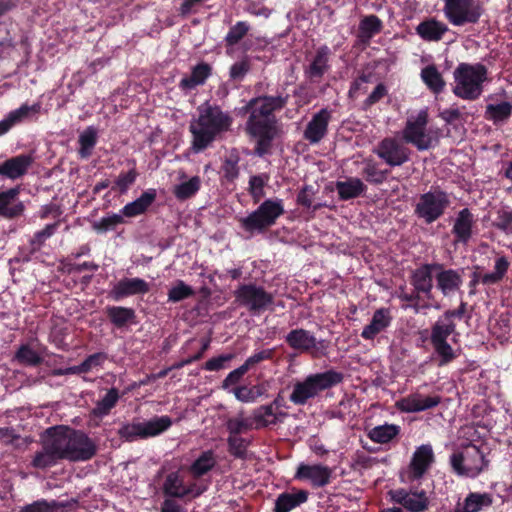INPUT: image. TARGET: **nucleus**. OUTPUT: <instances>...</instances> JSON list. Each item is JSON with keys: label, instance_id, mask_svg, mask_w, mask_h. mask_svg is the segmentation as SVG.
<instances>
[{"label": "nucleus", "instance_id": "nucleus-21", "mask_svg": "<svg viewBox=\"0 0 512 512\" xmlns=\"http://www.w3.org/2000/svg\"><path fill=\"white\" fill-rule=\"evenodd\" d=\"M331 120V111L322 108L315 113L306 125L303 137L310 144L319 143L328 133V125Z\"/></svg>", "mask_w": 512, "mask_h": 512}, {"label": "nucleus", "instance_id": "nucleus-17", "mask_svg": "<svg viewBox=\"0 0 512 512\" xmlns=\"http://www.w3.org/2000/svg\"><path fill=\"white\" fill-rule=\"evenodd\" d=\"M436 288L444 297H448L459 291L463 284L462 271L452 268H445L440 263V268L435 269Z\"/></svg>", "mask_w": 512, "mask_h": 512}, {"label": "nucleus", "instance_id": "nucleus-37", "mask_svg": "<svg viewBox=\"0 0 512 512\" xmlns=\"http://www.w3.org/2000/svg\"><path fill=\"white\" fill-rule=\"evenodd\" d=\"M217 465V458L212 449L205 450L192 462L188 471L194 479H200Z\"/></svg>", "mask_w": 512, "mask_h": 512}, {"label": "nucleus", "instance_id": "nucleus-61", "mask_svg": "<svg viewBox=\"0 0 512 512\" xmlns=\"http://www.w3.org/2000/svg\"><path fill=\"white\" fill-rule=\"evenodd\" d=\"M58 226L59 222H54L47 224L42 230L35 232L31 240V245L34 248H40L44 242L56 232Z\"/></svg>", "mask_w": 512, "mask_h": 512}, {"label": "nucleus", "instance_id": "nucleus-31", "mask_svg": "<svg viewBox=\"0 0 512 512\" xmlns=\"http://www.w3.org/2000/svg\"><path fill=\"white\" fill-rule=\"evenodd\" d=\"M309 492L298 489L295 492L280 493L274 504L273 512H290L308 501Z\"/></svg>", "mask_w": 512, "mask_h": 512}, {"label": "nucleus", "instance_id": "nucleus-62", "mask_svg": "<svg viewBox=\"0 0 512 512\" xmlns=\"http://www.w3.org/2000/svg\"><path fill=\"white\" fill-rule=\"evenodd\" d=\"M57 506L55 501L49 503L45 499H41L21 507L20 512H55Z\"/></svg>", "mask_w": 512, "mask_h": 512}, {"label": "nucleus", "instance_id": "nucleus-23", "mask_svg": "<svg viewBox=\"0 0 512 512\" xmlns=\"http://www.w3.org/2000/svg\"><path fill=\"white\" fill-rule=\"evenodd\" d=\"M330 54L331 50L327 45H322L316 49L315 55L304 69L305 77L311 83H319L324 74L330 69Z\"/></svg>", "mask_w": 512, "mask_h": 512}, {"label": "nucleus", "instance_id": "nucleus-52", "mask_svg": "<svg viewBox=\"0 0 512 512\" xmlns=\"http://www.w3.org/2000/svg\"><path fill=\"white\" fill-rule=\"evenodd\" d=\"M403 507L409 512H424L429 507V499L425 491L410 493Z\"/></svg>", "mask_w": 512, "mask_h": 512}, {"label": "nucleus", "instance_id": "nucleus-49", "mask_svg": "<svg viewBox=\"0 0 512 512\" xmlns=\"http://www.w3.org/2000/svg\"><path fill=\"white\" fill-rule=\"evenodd\" d=\"M455 332V322L444 323L442 318H438V320L431 326L430 343L446 341L448 337L455 334Z\"/></svg>", "mask_w": 512, "mask_h": 512}, {"label": "nucleus", "instance_id": "nucleus-40", "mask_svg": "<svg viewBox=\"0 0 512 512\" xmlns=\"http://www.w3.org/2000/svg\"><path fill=\"white\" fill-rule=\"evenodd\" d=\"M512 115V103L501 102L498 104H488L485 109V119L492 121L494 125L506 122Z\"/></svg>", "mask_w": 512, "mask_h": 512}, {"label": "nucleus", "instance_id": "nucleus-8", "mask_svg": "<svg viewBox=\"0 0 512 512\" xmlns=\"http://www.w3.org/2000/svg\"><path fill=\"white\" fill-rule=\"evenodd\" d=\"M489 461L480 448L474 444L465 447L461 452L450 456V465L455 474L462 477L476 478L485 469Z\"/></svg>", "mask_w": 512, "mask_h": 512}, {"label": "nucleus", "instance_id": "nucleus-12", "mask_svg": "<svg viewBox=\"0 0 512 512\" xmlns=\"http://www.w3.org/2000/svg\"><path fill=\"white\" fill-rule=\"evenodd\" d=\"M376 155L389 166H401L410 159V151L395 138L386 137L379 142Z\"/></svg>", "mask_w": 512, "mask_h": 512}, {"label": "nucleus", "instance_id": "nucleus-56", "mask_svg": "<svg viewBox=\"0 0 512 512\" xmlns=\"http://www.w3.org/2000/svg\"><path fill=\"white\" fill-rule=\"evenodd\" d=\"M15 358L21 364L38 366L42 363V357L29 345H21L15 354Z\"/></svg>", "mask_w": 512, "mask_h": 512}, {"label": "nucleus", "instance_id": "nucleus-13", "mask_svg": "<svg viewBox=\"0 0 512 512\" xmlns=\"http://www.w3.org/2000/svg\"><path fill=\"white\" fill-rule=\"evenodd\" d=\"M510 267V262L508 261L506 256H500L495 259L494 264V270L493 272L485 273L484 275H481L478 271H474L471 274V279L468 283L469 287V294L474 295L476 293V287L479 283H482L484 285H495L501 282ZM479 267H476V270H478Z\"/></svg>", "mask_w": 512, "mask_h": 512}, {"label": "nucleus", "instance_id": "nucleus-44", "mask_svg": "<svg viewBox=\"0 0 512 512\" xmlns=\"http://www.w3.org/2000/svg\"><path fill=\"white\" fill-rule=\"evenodd\" d=\"M421 78L426 86L435 94H439L445 87V81L435 65H428L421 71Z\"/></svg>", "mask_w": 512, "mask_h": 512}, {"label": "nucleus", "instance_id": "nucleus-51", "mask_svg": "<svg viewBox=\"0 0 512 512\" xmlns=\"http://www.w3.org/2000/svg\"><path fill=\"white\" fill-rule=\"evenodd\" d=\"M250 445V441L236 435H229L227 438L228 452L231 456L236 459L247 458V448Z\"/></svg>", "mask_w": 512, "mask_h": 512}, {"label": "nucleus", "instance_id": "nucleus-46", "mask_svg": "<svg viewBox=\"0 0 512 512\" xmlns=\"http://www.w3.org/2000/svg\"><path fill=\"white\" fill-rule=\"evenodd\" d=\"M250 30H251V25L249 22H247V21L236 22L234 25H232L229 28V30L224 38L225 47L228 49V48H233L236 45H238L245 38V36L249 33Z\"/></svg>", "mask_w": 512, "mask_h": 512}, {"label": "nucleus", "instance_id": "nucleus-54", "mask_svg": "<svg viewBox=\"0 0 512 512\" xmlns=\"http://www.w3.org/2000/svg\"><path fill=\"white\" fill-rule=\"evenodd\" d=\"M143 431L144 429L142 422H133L123 424L118 430V435L125 441L134 442L138 439H145Z\"/></svg>", "mask_w": 512, "mask_h": 512}, {"label": "nucleus", "instance_id": "nucleus-3", "mask_svg": "<svg viewBox=\"0 0 512 512\" xmlns=\"http://www.w3.org/2000/svg\"><path fill=\"white\" fill-rule=\"evenodd\" d=\"M46 433L53 434L63 460L88 461L96 455V444L83 431L66 426H54L48 428Z\"/></svg>", "mask_w": 512, "mask_h": 512}, {"label": "nucleus", "instance_id": "nucleus-41", "mask_svg": "<svg viewBox=\"0 0 512 512\" xmlns=\"http://www.w3.org/2000/svg\"><path fill=\"white\" fill-rule=\"evenodd\" d=\"M119 398L120 394L117 388L113 387L109 389L105 396L101 400L97 401L95 407L91 410V415L99 419L107 416L116 406Z\"/></svg>", "mask_w": 512, "mask_h": 512}, {"label": "nucleus", "instance_id": "nucleus-63", "mask_svg": "<svg viewBox=\"0 0 512 512\" xmlns=\"http://www.w3.org/2000/svg\"><path fill=\"white\" fill-rule=\"evenodd\" d=\"M275 352H276L275 348L261 350L259 352L254 353L250 357H248L243 364L249 370L253 366H255L263 361L273 360V358L275 356Z\"/></svg>", "mask_w": 512, "mask_h": 512}, {"label": "nucleus", "instance_id": "nucleus-24", "mask_svg": "<svg viewBox=\"0 0 512 512\" xmlns=\"http://www.w3.org/2000/svg\"><path fill=\"white\" fill-rule=\"evenodd\" d=\"M19 187H13L0 192V216L6 219H14L24 212V204L19 200Z\"/></svg>", "mask_w": 512, "mask_h": 512}, {"label": "nucleus", "instance_id": "nucleus-22", "mask_svg": "<svg viewBox=\"0 0 512 512\" xmlns=\"http://www.w3.org/2000/svg\"><path fill=\"white\" fill-rule=\"evenodd\" d=\"M332 469L321 464L308 465L301 463L295 473L297 480H309L314 487H324L331 481Z\"/></svg>", "mask_w": 512, "mask_h": 512}, {"label": "nucleus", "instance_id": "nucleus-38", "mask_svg": "<svg viewBox=\"0 0 512 512\" xmlns=\"http://www.w3.org/2000/svg\"><path fill=\"white\" fill-rule=\"evenodd\" d=\"M338 197L342 201H348L365 194L367 187L357 177H350L345 181H337L335 184Z\"/></svg>", "mask_w": 512, "mask_h": 512}, {"label": "nucleus", "instance_id": "nucleus-59", "mask_svg": "<svg viewBox=\"0 0 512 512\" xmlns=\"http://www.w3.org/2000/svg\"><path fill=\"white\" fill-rule=\"evenodd\" d=\"M251 70V63L248 57L242 58L232 64L229 70V77L232 81L241 82Z\"/></svg>", "mask_w": 512, "mask_h": 512}, {"label": "nucleus", "instance_id": "nucleus-35", "mask_svg": "<svg viewBox=\"0 0 512 512\" xmlns=\"http://www.w3.org/2000/svg\"><path fill=\"white\" fill-rule=\"evenodd\" d=\"M448 30V26L436 18L426 19L420 22L416 27V33L423 40L430 42L440 41Z\"/></svg>", "mask_w": 512, "mask_h": 512}, {"label": "nucleus", "instance_id": "nucleus-26", "mask_svg": "<svg viewBox=\"0 0 512 512\" xmlns=\"http://www.w3.org/2000/svg\"><path fill=\"white\" fill-rule=\"evenodd\" d=\"M33 162L34 158L30 154L11 157L0 164V175L12 180L18 179L27 173Z\"/></svg>", "mask_w": 512, "mask_h": 512}, {"label": "nucleus", "instance_id": "nucleus-36", "mask_svg": "<svg viewBox=\"0 0 512 512\" xmlns=\"http://www.w3.org/2000/svg\"><path fill=\"white\" fill-rule=\"evenodd\" d=\"M383 23L376 15H368L360 20L357 41L363 46L370 44L371 39L382 31Z\"/></svg>", "mask_w": 512, "mask_h": 512}, {"label": "nucleus", "instance_id": "nucleus-4", "mask_svg": "<svg viewBox=\"0 0 512 512\" xmlns=\"http://www.w3.org/2000/svg\"><path fill=\"white\" fill-rule=\"evenodd\" d=\"M344 381V374L334 368L323 372L307 375L303 380L293 385L289 400L297 406H304L309 400L319 396Z\"/></svg>", "mask_w": 512, "mask_h": 512}, {"label": "nucleus", "instance_id": "nucleus-1", "mask_svg": "<svg viewBox=\"0 0 512 512\" xmlns=\"http://www.w3.org/2000/svg\"><path fill=\"white\" fill-rule=\"evenodd\" d=\"M289 101V94L259 95L235 108L237 117H247L244 132L255 141L254 154L264 157L271 154L273 142L281 134V126L275 113L281 111Z\"/></svg>", "mask_w": 512, "mask_h": 512}, {"label": "nucleus", "instance_id": "nucleus-14", "mask_svg": "<svg viewBox=\"0 0 512 512\" xmlns=\"http://www.w3.org/2000/svg\"><path fill=\"white\" fill-rule=\"evenodd\" d=\"M45 434L46 437L42 441V449L35 453L31 461V466L36 469H47L63 460L53 434L46 432Z\"/></svg>", "mask_w": 512, "mask_h": 512}, {"label": "nucleus", "instance_id": "nucleus-25", "mask_svg": "<svg viewBox=\"0 0 512 512\" xmlns=\"http://www.w3.org/2000/svg\"><path fill=\"white\" fill-rule=\"evenodd\" d=\"M434 462V453L431 445L423 444L413 453L410 462V475L413 480L423 477Z\"/></svg>", "mask_w": 512, "mask_h": 512}, {"label": "nucleus", "instance_id": "nucleus-9", "mask_svg": "<svg viewBox=\"0 0 512 512\" xmlns=\"http://www.w3.org/2000/svg\"><path fill=\"white\" fill-rule=\"evenodd\" d=\"M443 12L453 26L474 25L483 15L484 7L480 0H447Z\"/></svg>", "mask_w": 512, "mask_h": 512}, {"label": "nucleus", "instance_id": "nucleus-11", "mask_svg": "<svg viewBox=\"0 0 512 512\" xmlns=\"http://www.w3.org/2000/svg\"><path fill=\"white\" fill-rule=\"evenodd\" d=\"M428 124V112L421 110L415 117H409L402 130L403 140L413 145L419 151H425L432 147V137L426 133Z\"/></svg>", "mask_w": 512, "mask_h": 512}, {"label": "nucleus", "instance_id": "nucleus-42", "mask_svg": "<svg viewBox=\"0 0 512 512\" xmlns=\"http://www.w3.org/2000/svg\"><path fill=\"white\" fill-rule=\"evenodd\" d=\"M172 423V419L167 415L155 416L146 422H142L145 439L158 436L167 431Z\"/></svg>", "mask_w": 512, "mask_h": 512}, {"label": "nucleus", "instance_id": "nucleus-15", "mask_svg": "<svg viewBox=\"0 0 512 512\" xmlns=\"http://www.w3.org/2000/svg\"><path fill=\"white\" fill-rule=\"evenodd\" d=\"M205 489L197 487L196 483L186 485L184 477L178 472H170L163 483V493L171 498H184L188 495L200 496Z\"/></svg>", "mask_w": 512, "mask_h": 512}, {"label": "nucleus", "instance_id": "nucleus-60", "mask_svg": "<svg viewBox=\"0 0 512 512\" xmlns=\"http://www.w3.org/2000/svg\"><path fill=\"white\" fill-rule=\"evenodd\" d=\"M238 161H239V158L237 156L228 157L224 160V162L221 166V172L223 174V177L228 182H233L239 176Z\"/></svg>", "mask_w": 512, "mask_h": 512}, {"label": "nucleus", "instance_id": "nucleus-39", "mask_svg": "<svg viewBox=\"0 0 512 512\" xmlns=\"http://www.w3.org/2000/svg\"><path fill=\"white\" fill-rule=\"evenodd\" d=\"M98 141V130L94 126H88L85 130L79 135L78 144L79 148L77 150L78 156L81 159H88L91 157L93 150Z\"/></svg>", "mask_w": 512, "mask_h": 512}, {"label": "nucleus", "instance_id": "nucleus-18", "mask_svg": "<svg viewBox=\"0 0 512 512\" xmlns=\"http://www.w3.org/2000/svg\"><path fill=\"white\" fill-rule=\"evenodd\" d=\"M475 224L474 214L469 208H463L458 211L451 230L454 237L453 243L455 245H467L473 236Z\"/></svg>", "mask_w": 512, "mask_h": 512}, {"label": "nucleus", "instance_id": "nucleus-28", "mask_svg": "<svg viewBox=\"0 0 512 512\" xmlns=\"http://www.w3.org/2000/svg\"><path fill=\"white\" fill-rule=\"evenodd\" d=\"M287 345L299 353L314 354L317 339L308 330L303 328H296L291 330L285 337Z\"/></svg>", "mask_w": 512, "mask_h": 512}, {"label": "nucleus", "instance_id": "nucleus-27", "mask_svg": "<svg viewBox=\"0 0 512 512\" xmlns=\"http://www.w3.org/2000/svg\"><path fill=\"white\" fill-rule=\"evenodd\" d=\"M287 417V412L275 411L271 405L265 404L252 411L251 420L255 423L256 429H263L276 426L282 423Z\"/></svg>", "mask_w": 512, "mask_h": 512}, {"label": "nucleus", "instance_id": "nucleus-55", "mask_svg": "<svg viewBox=\"0 0 512 512\" xmlns=\"http://www.w3.org/2000/svg\"><path fill=\"white\" fill-rule=\"evenodd\" d=\"M195 291L182 280H177L175 285L168 291V302L177 303L194 296Z\"/></svg>", "mask_w": 512, "mask_h": 512}, {"label": "nucleus", "instance_id": "nucleus-5", "mask_svg": "<svg viewBox=\"0 0 512 512\" xmlns=\"http://www.w3.org/2000/svg\"><path fill=\"white\" fill-rule=\"evenodd\" d=\"M455 87L453 93L465 100H476L483 92L488 70L481 63H460L454 70Z\"/></svg>", "mask_w": 512, "mask_h": 512}, {"label": "nucleus", "instance_id": "nucleus-7", "mask_svg": "<svg viewBox=\"0 0 512 512\" xmlns=\"http://www.w3.org/2000/svg\"><path fill=\"white\" fill-rule=\"evenodd\" d=\"M449 194L440 187H431L421 194L414 205V215L426 225L440 219L450 207Z\"/></svg>", "mask_w": 512, "mask_h": 512}, {"label": "nucleus", "instance_id": "nucleus-10", "mask_svg": "<svg viewBox=\"0 0 512 512\" xmlns=\"http://www.w3.org/2000/svg\"><path fill=\"white\" fill-rule=\"evenodd\" d=\"M235 301L251 314H260L271 308L274 296L263 286L255 283L240 284L234 291Z\"/></svg>", "mask_w": 512, "mask_h": 512}, {"label": "nucleus", "instance_id": "nucleus-32", "mask_svg": "<svg viewBox=\"0 0 512 512\" xmlns=\"http://www.w3.org/2000/svg\"><path fill=\"white\" fill-rule=\"evenodd\" d=\"M157 193L155 189H148L144 191L137 199L127 203L122 209L121 214L123 217H136L146 213L149 207L156 200Z\"/></svg>", "mask_w": 512, "mask_h": 512}, {"label": "nucleus", "instance_id": "nucleus-57", "mask_svg": "<svg viewBox=\"0 0 512 512\" xmlns=\"http://www.w3.org/2000/svg\"><path fill=\"white\" fill-rule=\"evenodd\" d=\"M389 170H379L375 163H368L362 170L364 179L373 185H381L386 179Z\"/></svg>", "mask_w": 512, "mask_h": 512}, {"label": "nucleus", "instance_id": "nucleus-58", "mask_svg": "<svg viewBox=\"0 0 512 512\" xmlns=\"http://www.w3.org/2000/svg\"><path fill=\"white\" fill-rule=\"evenodd\" d=\"M125 222L122 214H111L106 217H102L99 221L93 223V229L98 233H105L110 230H114L118 225Z\"/></svg>", "mask_w": 512, "mask_h": 512}, {"label": "nucleus", "instance_id": "nucleus-47", "mask_svg": "<svg viewBox=\"0 0 512 512\" xmlns=\"http://www.w3.org/2000/svg\"><path fill=\"white\" fill-rule=\"evenodd\" d=\"M269 180L270 176L267 173L250 176L247 191L255 204L265 196L264 188Z\"/></svg>", "mask_w": 512, "mask_h": 512}, {"label": "nucleus", "instance_id": "nucleus-50", "mask_svg": "<svg viewBox=\"0 0 512 512\" xmlns=\"http://www.w3.org/2000/svg\"><path fill=\"white\" fill-rule=\"evenodd\" d=\"M431 345L433 346L434 352L437 355L439 367L450 364L458 357V354L447 340L431 343Z\"/></svg>", "mask_w": 512, "mask_h": 512}, {"label": "nucleus", "instance_id": "nucleus-43", "mask_svg": "<svg viewBox=\"0 0 512 512\" xmlns=\"http://www.w3.org/2000/svg\"><path fill=\"white\" fill-rule=\"evenodd\" d=\"M400 433V427L395 424L375 426L368 432V437L375 443L386 444Z\"/></svg>", "mask_w": 512, "mask_h": 512}, {"label": "nucleus", "instance_id": "nucleus-45", "mask_svg": "<svg viewBox=\"0 0 512 512\" xmlns=\"http://www.w3.org/2000/svg\"><path fill=\"white\" fill-rule=\"evenodd\" d=\"M492 226L505 235H512V208L508 205L497 208Z\"/></svg>", "mask_w": 512, "mask_h": 512}, {"label": "nucleus", "instance_id": "nucleus-53", "mask_svg": "<svg viewBox=\"0 0 512 512\" xmlns=\"http://www.w3.org/2000/svg\"><path fill=\"white\" fill-rule=\"evenodd\" d=\"M138 175L139 173L137 172L135 167H132L127 172H121L115 179L114 184L112 186V190L120 194L127 193L130 187L135 183Z\"/></svg>", "mask_w": 512, "mask_h": 512}, {"label": "nucleus", "instance_id": "nucleus-30", "mask_svg": "<svg viewBox=\"0 0 512 512\" xmlns=\"http://www.w3.org/2000/svg\"><path fill=\"white\" fill-rule=\"evenodd\" d=\"M493 504V496L487 492H470L463 503H457L453 512H481Z\"/></svg>", "mask_w": 512, "mask_h": 512}, {"label": "nucleus", "instance_id": "nucleus-16", "mask_svg": "<svg viewBox=\"0 0 512 512\" xmlns=\"http://www.w3.org/2000/svg\"><path fill=\"white\" fill-rule=\"evenodd\" d=\"M440 268V263H424L417 267L410 276V284L418 293H422L428 300L432 299L433 279L435 269Z\"/></svg>", "mask_w": 512, "mask_h": 512}, {"label": "nucleus", "instance_id": "nucleus-20", "mask_svg": "<svg viewBox=\"0 0 512 512\" xmlns=\"http://www.w3.org/2000/svg\"><path fill=\"white\" fill-rule=\"evenodd\" d=\"M150 291V285L142 278H122L111 289L109 295L115 301L134 295H145Z\"/></svg>", "mask_w": 512, "mask_h": 512}, {"label": "nucleus", "instance_id": "nucleus-19", "mask_svg": "<svg viewBox=\"0 0 512 512\" xmlns=\"http://www.w3.org/2000/svg\"><path fill=\"white\" fill-rule=\"evenodd\" d=\"M440 395L425 396L421 393H412L396 402V407L404 413H418L438 406L441 403Z\"/></svg>", "mask_w": 512, "mask_h": 512}, {"label": "nucleus", "instance_id": "nucleus-48", "mask_svg": "<svg viewBox=\"0 0 512 512\" xmlns=\"http://www.w3.org/2000/svg\"><path fill=\"white\" fill-rule=\"evenodd\" d=\"M200 187V177L193 176L188 181L176 185L173 194L178 200L184 201L192 198L200 190Z\"/></svg>", "mask_w": 512, "mask_h": 512}, {"label": "nucleus", "instance_id": "nucleus-33", "mask_svg": "<svg viewBox=\"0 0 512 512\" xmlns=\"http://www.w3.org/2000/svg\"><path fill=\"white\" fill-rule=\"evenodd\" d=\"M105 314L109 322L117 329H123L136 324V312L130 307L107 306Z\"/></svg>", "mask_w": 512, "mask_h": 512}, {"label": "nucleus", "instance_id": "nucleus-34", "mask_svg": "<svg viewBox=\"0 0 512 512\" xmlns=\"http://www.w3.org/2000/svg\"><path fill=\"white\" fill-rule=\"evenodd\" d=\"M212 74V67L206 62H200L192 68L189 76L183 77L179 82V88L184 91L195 89L203 85Z\"/></svg>", "mask_w": 512, "mask_h": 512}, {"label": "nucleus", "instance_id": "nucleus-64", "mask_svg": "<svg viewBox=\"0 0 512 512\" xmlns=\"http://www.w3.org/2000/svg\"><path fill=\"white\" fill-rule=\"evenodd\" d=\"M388 94V90L383 83H379L370 95L363 101V109L368 110L371 106L379 102Z\"/></svg>", "mask_w": 512, "mask_h": 512}, {"label": "nucleus", "instance_id": "nucleus-2", "mask_svg": "<svg viewBox=\"0 0 512 512\" xmlns=\"http://www.w3.org/2000/svg\"><path fill=\"white\" fill-rule=\"evenodd\" d=\"M233 123L232 117L217 105L205 104L199 108L196 123L189 130L193 136L192 148L195 152L205 150L216 137L228 130Z\"/></svg>", "mask_w": 512, "mask_h": 512}, {"label": "nucleus", "instance_id": "nucleus-6", "mask_svg": "<svg viewBox=\"0 0 512 512\" xmlns=\"http://www.w3.org/2000/svg\"><path fill=\"white\" fill-rule=\"evenodd\" d=\"M285 213L283 200L279 198L264 200L256 210L239 220L241 228L251 234L264 233L276 224Z\"/></svg>", "mask_w": 512, "mask_h": 512}, {"label": "nucleus", "instance_id": "nucleus-29", "mask_svg": "<svg viewBox=\"0 0 512 512\" xmlns=\"http://www.w3.org/2000/svg\"><path fill=\"white\" fill-rule=\"evenodd\" d=\"M392 319L389 308L377 309L373 313L370 323L363 328L361 337L364 340H374L378 334L385 331L391 325Z\"/></svg>", "mask_w": 512, "mask_h": 512}]
</instances>
